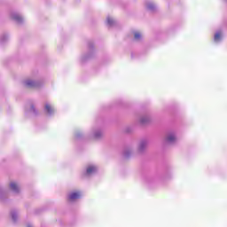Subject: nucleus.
<instances>
[{
  "mask_svg": "<svg viewBox=\"0 0 227 227\" xmlns=\"http://www.w3.org/2000/svg\"><path fill=\"white\" fill-rule=\"evenodd\" d=\"M44 113L47 116H54L56 114V107L51 102H46L44 104Z\"/></svg>",
  "mask_w": 227,
  "mask_h": 227,
  "instance_id": "nucleus-1",
  "label": "nucleus"
},
{
  "mask_svg": "<svg viewBox=\"0 0 227 227\" xmlns=\"http://www.w3.org/2000/svg\"><path fill=\"white\" fill-rule=\"evenodd\" d=\"M24 84L27 88H40L43 84V82L27 79L24 82Z\"/></svg>",
  "mask_w": 227,
  "mask_h": 227,
  "instance_id": "nucleus-2",
  "label": "nucleus"
},
{
  "mask_svg": "<svg viewBox=\"0 0 227 227\" xmlns=\"http://www.w3.org/2000/svg\"><path fill=\"white\" fill-rule=\"evenodd\" d=\"M88 49L90 51V53L88 55H82L80 59L81 63H84L85 61H88L91 56H93V42L88 43Z\"/></svg>",
  "mask_w": 227,
  "mask_h": 227,
  "instance_id": "nucleus-3",
  "label": "nucleus"
},
{
  "mask_svg": "<svg viewBox=\"0 0 227 227\" xmlns=\"http://www.w3.org/2000/svg\"><path fill=\"white\" fill-rule=\"evenodd\" d=\"M176 141H177L176 133L175 131H170L167 134L166 143L168 145H175Z\"/></svg>",
  "mask_w": 227,
  "mask_h": 227,
  "instance_id": "nucleus-4",
  "label": "nucleus"
},
{
  "mask_svg": "<svg viewBox=\"0 0 227 227\" xmlns=\"http://www.w3.org/2000/svg\"><path fill=\"white\" fill-rule=\"evenodd\" d=\"M11 19L16 22V24H23L24 23V17L17 12H12L11 13Z\"/></svg>",
  "mask_w": 227,
  "mask_h": 227,
  "instance_id": "nucleus-5",
  "label": "nucleus"
},
{
  "mask_svg": "<svg viewBox=\"0 0 227 227\" xmlns=\"http://www.w3.org/2000/svg\"><path fill=\"white\" fill-rule=\"evenodd\" d=\"M98 171V168L95 165H89L86 168V171L84 173V176H92V175H95Z\"/></svg>",
  "mask_w": 227,
  "mask_h": 227,
  "instance_id": "nucleus-6",
  "label": "nucleus"
},
{
  "mask_svg": "<svg viewBox=\"0 0 227 227\" xmlns=\"http://www.w3.org/2000/svg\"><path fill=\"white\" fill-rule=\"evenodd\" d=\"M90 136L94 139H100V137H102V129L99 128H93L90 133Z\"/></svg>",
  "mask_w": 227,
  "mask_h": 227,
  "instance_id": "nucleus-7",
  "label": "nucleus"
},
{
  "mask_svg": "<svg viewBox=\"0 0 227 227\" xmlns=\"http://www.w3.org/2000/svg\"><path fill=\"white\" fill-rule=\"evenodd\" d=\"M81 196H82L81 192H71L68 194V200L69 201H75V200H80Z\"/></svg>",
  "mask_w": 227,
  "mask_h": 227,
  "instance_id": "nucleus-8",
  "label": "nucleus"
},
{
  "mask_svg": "<svg viewBox=\"0 0 227 227\" xmlns=\"http://www.w3.org/2000/svg\"><path fill=\"white\" fill-rule=\"evenodd\" d=\"M146 146H148V140L143 139L140 141L139 145H138V152L140 153H143L145 150H146Z\"/></svg>",
  "mask_w": 227,
  "mask_h": 227,
  "instance_id": "nucleus-9",
  "label": "nucleus"
},
{
  "mask_svg": "<svg viewBox=\"0 0 227 227\" xmlns=\"http://www.w3.org/2000/svg\"><path fill=\"white\" fill-rule=\"evenodd\" d=\"M10 189L14 194H19L20 192V186L16 182H12L10 184Z\"/></svg>",
  "mask_w": 227,
  "mask_h": 227,
  "instance_id": "nucleus-10",
  "label": "nucleus"
},
{
  "mask_svg": "<svg viewBox=\"0 0 227 227\" xmlns=\"http://www.w3.org/2000/svg\"><path fill=\"white\" fill-rule=\"evenodd\" d=\"M223 40V30H218L215 33L214 42L219 43Z\"/></svg>",
  "mask_w": 227,
  "mask_h": 227,
  "instance_id": "nucleus-11",
  "label": "nucleus"
},
{
  "mask_svg": "<svg viewBox=\"0 0 227 227\" xmlns=\"http://www.w3.org/2000/svg\"><path fill=\"white\" fill-rule=\"evenodd\" d=\"M139 121H140L141 125H146V124L150 123V121H151L150 116L144 115L140 118Z\"/></svg>",
  "mask_w": 227,
  "mask_h": 227,
  "instance_id": "nucleus-12",
  "label": "nucleus"
},
{
  "mask_svg": "<svg viewBox=\"0 0 227 227\" xmlns=\"http://www.w3.org/2000/svg\"><path fill=\"white\" fill-rule=\"evenodd\" d=\"M32 114V116H36L38 114V111L35 108V106L31 105L29 111H26V114Z\"/></svg>",
  "mask_w": 227,
  "mask_h": 227,
  "instance_id": "nucleus-13",
  "label": "nucleus"
},
{
  "mask_svg": "<svg viewBox=\"0 0 227 227\" xmlns=\"http://www.w3.org/2000/svg\"><path fill=\"white\" fill-rule=\"evenodd\" d=\"M115 24L116 20H114L113 18L109 16L106 18V26H108V27H113V26H114Z\"/></svg>",
  "mask_w": 227,
  "mask_h": 227,
  "instance_id": "nucleus-14",
  "label": "nucleus"
},
{
  "mask_svg": "<svg viewBox=\"0 0 227 227\" xmlns=\"http://www.w3.org/2000/svg\"><path fill=\"white\" fill-rule=\"evenodd\" d=\"M74 139L75 141H81L84 139V134H82V131H76L74 133Z\"/></svg>",
  "mask_w": 227,
  "mask_h": 227,
  "instance_id": "nucleus-15",
  "label": "nucleus"
},
{
  "mask_svg": "<svg viewBox=\"0 0 227 227\" xmlns=\"http://www.w3.org/2000/svg\"><path fill=\"white\" fill-rule=\"evenodd\" d=\"M146 8L149 12H155L157 10V6L153 3H147Z\"/></svg>",
  "mask_w": 227,
  "mask_h": 227,
  "instance_id": "nucleus-16",
  "label": "nucleus"
},
{
  "mask_svg": "<svg viewBox=\"0 0 227 227\" xmlns=\"http://www.w3.org/2000/svg\"><path fill=\"white\" fill-rule=\"evenodd\" d=\"M11 216H12V222H13V223H17V219H18V217H19V215H18V213H17L16 210H12V211L11 212Z\"/></svg>",
  "mask_w": 227,
  "mask_h": 227,
  "instance_id": "nucleus-17",
  "label": "nucleus"
},
{
  "mask_svg": "<svg viewBox=\"0 0 227 227\" xmlns=\"http://www.w3.org/2000/svg\"><path fill=\"white\" fill-rule=\"evenodd\" d=\"M5 42H8V34H4L0 37V44L3 45V43H5Z\"/></svg>",
  "mask_w": 227,
  "mask_h": 227,
  "instance_id": "nucleus-18",
  "label": "nucleus"
},
{
  "mask_svg": "<svg viewBox=\"0 0 227 227\" xmlns=\"http://www.w3.org/2000/svg\"><path fill=\"white\" fill-rule=\"evenodd\" d=\"M130 155H132V151L130 149H125L123 152V157L125 159H129V157H130Z\"/></svg>",
  "mask_w": 227,
  "mask_h": 227,
  "instance_id": "nucleus-19",
  "label": "nucleus"
},
{
  "mask_svg": "<svg viewBox=\"0 0 227 227\" xmlns=\"http://www.w3.org/2000/svg\"><path fill=\"white\" fill-rule=\"evenodd\" d=\"M142 38H143V36L141 35V33H139V32L134 33V40H136L137 42H141Z\"/></svg>",
  "mask_w": 227,
  "mask_h": 227,
  "instance_id": "nucleus-20",
  "label": "nucleus"
},
{
  "mask_svg": "<svg viewBox=\"0 0 227 227\" xmlns=\"http://www.w3.org/2000/svg\"><path fill=\"white\" fill-rule=\"evenodd\" d=\"M6 196V191L0 189V200H3Z\"/></svg>",
  "mask_w": 227,
  "mask_h": 227,
  "instance_id": "nucleus-21",
  "label": "nucleus"
},
{
  "mask_svg": "<svg viewBox=\"0 0 227 227\" xmlns=\"http://www.w3.org/2000/svg\"><path fill=\"white\" fill-rule=\"evenodd\" d=\"M126 132H128V133H129V132H132V128H127V129H126Z\"/></svg>",
  "mask_w": 227,
  "mask_h": 227,
  "instance_id": "nucleus-22",
  "label": "nucleus"
},
{
  "mask_svg": "<svg viewBox=\"0 0 227 227\" xmlns=\"http://www.w3.org/2000/svg\"><path fill=\"white\" fill-rule=\"evenodd\" d=\"M27 227H33V225H31V223H28Z\"/></svg>",
  "mask_w": 227,
  "mask_h": 227,
  "instance_id": "nucleus-23",
  "label": "nucleus"
},
{
  "mask_svg": "<svg viewBox=\"0 0 227 227\" xmlns=\"http://www.w3.org/2000/svg\"><path fill=\"white\" fill-rule=\"evenodd\" d=\"M131 58H134V54H131Z\"/></svg>",
  "mask_w": 227,
  "mask_h": 227,
  "instance_id": "nucleus-24",
  "label": "nucleus"
}]
</instances>
